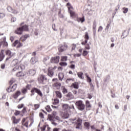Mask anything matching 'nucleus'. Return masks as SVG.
<instances>
[{"label": "nucleus", "mask_w": 131, "mask_h": 131, "mask_svg": "<svg viewBox=\"0 0 131 131\" xmlns=\"http://www.w3.org/2000/svg\"><path fill=\"white\" fill-rule=\"evenodd\" d=\"M14 82H15V79H12L9 82L10 85H12V84H13V83Z\"/></svg>", "instance_id": "49"}, {"label": "nucleus", "mask_w": 131, "mask_h": 131, "mask_svg": "<svg viewBox=\"0 0 131 131\" xmlns=\"http://www.w3.org/2000/svg\"><path fill=\"white\" fill-rule=\"evenodd\" d=\"M7 11H8V12H10V13H12V12H13V8H12L11 6H8L7 8Z\"/></svg>", "instance_id": "35"}, {"label": "nucleus", "mask_w": 131, "mask_h": 131, "mask_svg": "<svg viewBox=\"0 0 131 131\" xmlns=\"http://www.w3.org/2000/svg\"><path fill=\"white\" fill-rule=\"evenodd\" d=\"M15 33L16 34H18V35H21L23 33V31L22 30V28L19 27L16 30H15Z\"/></svg>", "instance_id": "11"}, {"label": "nucleus", "mask_w": 131, "mask_h": 131, "mask_svg": "<svg viewBox=\"0 0 131 131\" xmlns=\"http://www.w3.org/2000/svg\"><path fill=\"white\" fill-rule=\"evenodd\" d=\"M46 110H47V112H51L52 109L51 108V106L49 105H47L46 107Z\"/></svg>", "instance_id": "34"}, {"label": "nucleus", "mask_w": 131, "mask_h": 131, "mask_svg": "<svg viewBox=\"0 0 131 131\" xmlns=\"http://www.w3.org/2000/svg\"><path fill=\"white\" fill-rule=\"evenodd\" d=\"M21 95V92L20 91H17L16 93L13 95L14 99H17L19 96Z\"/></svg>", "instance_id": "21"}, {"label": "nucleus", "mask_w": 131, "mask_h": 131, "mask_svg": "<svg viewBox=\"0 0 131 131\" xmlns=\"http://www.w3.org/2000/svg\"><path fill=\"white\" fill-rule=\"evenodd\" d=\"M59 102H60V100H59L58 98H56L54 99V101L53 102V104L57 105V104H59Z\"/></svg>", "instance_id": "32"}, {"label": "nucleus", "mask_w": 131, "mask_h": 131, "mask_svg": "<svg viewBox=\"0 0 131 131\" xmlns=\"http://www.w3.org/2000/svg\"><path fill=\"white\" fill-rule=\"evenodd\" d=\"M5 58V55H4V50H1L0 53V62H2L4 58Z\"/></svg>", "instance_id": "16"}, {"label": "nucleus", "mask_w": 131, "mask_h": 131, "mask_svg": "<svg viewBox=\"0 0 131 131\" xmlns=\"http://www.w3.org/2000/svg\"><path fill=\"white\" fill-rule=\"evenodd\" d=\"M59 129H60V128H53V131H59Z\"/></svg>", "instance_id": "64"}, {"label": "nucleus", "mask_w": 131, "mask_h": 131, "mask_svg": "<svg viewBox=\"0 0 131 131\" xmlns=\"http://www.w3.org/2000/svg\"><path fill=\"white\" fill-rule=\"evenodd\" d=\"M54 118H55L57 120H58V121H63L62 119H61V118H60L59 116H55V117Z\"/></svg>", "instance_id": "40"}, {"label": "nucleus", "mask_w": 131, "mask_h": 131, "mask_svg": "<svg viewBox=\"0 0 131 131\" xmlns=\"http://www.w3.org/2000/svg\"><path fill=\"white\" fill-rule=\"evenodd\" d=\"M127 12H128V9L126 8H123V13H124V14H126V13H127Z\"/></svg>", "instance_id": "38"}, {"label": "nucleus", "mask_w": 131, "mask_h": 131, "mask_svg": "<svg viewBox=\"0 0 131 131\" xmlns=\"http://www.w3.org/2000/svg\"><path fill=\"white\" fill-rule=\"evenodd\" d=\"M60 66H67V63L66 62H61L59 63Z\"/></svg>", "instance_id": "45"}, {"label": "nucleus", "mask_w": 131, "mask_h": 131, "mask_svg": "<svg viewBox=\"0 0 131 131\" xmlns=\"http://www.w3.org/2000/svg\"><path fill=\"white\" fill-rule=\"evenodd\" d=\"M34 110H37V109H38V108H39V104H35L34 105Z\"/></svg>", "instance_id": "47"}, {"label": "nucleus", "mask_w": 131, "mask_h": 131, "mask_svg": "<svg viewBox=\"0 0 131 131\" xmlns=\"http://www.w3.org/2000/svg\"><path fill=\"white\" fill-rule=\"evenodd\" d=\"M61 61H67V56H62L61 57Z\"/></svg>", "instance_id": "44"}, {"label": "nucleus", "mask_w": 131, "mask_h": 131, "mask_svg": "<svg viewBox=\"0 0 131 131\" xmlns=\"http://www.w3.org/2000/svg\"><path fill=\"white\" fill-rule=\"evenodd\" d=\"M103 30V27H102L101 26H100L99 28H98V32H102V31Z\"/></svg>", "instance_id": "52"}, {"label": "nucleus", "mask_w": 131, "mask_h": 131, "mask_svg": "<svg viewBox=\"0 0 131 131\" xmlns=\"http://www.w3.org/2000/svg\"><path fill=\"white\" fill-rule=\"evenodd\" d=\"M88 54H89V51H86L85 50L83 51V56H87Z\"/></svg>", "instance_id": "43"}, {"label": "nucleus", "mask_w": 131, "mask_h": 131, "mask_svg": "<svg viewBox=\"0 0 131 131\" xmlns=\"http://www.w3.org/2000/svg\"><path fill=\"white\" fill-rule=\"evenodd\" d=\"M85 40H89V34H88V32H86L85 34Z\"/></svg>", "instance_id": "48"}, {"label": "nucleus", "mask_w": 131, "mask_h": 131, "mask_svg": "<svg viewBox=\"0 0 131 131\" xmlns=\"http://www.w3.org/2000/svg\"><path fill=\"white\" fill-rule=\"evenodd\" d=\"M48 80V78L45 75H40L38 77V81L39 83L42 84H46L47 83V81Z\"/></svg>", "instance_id": "2"}, {"label": "nucleus", "mask_w": 131, "mask_h": 131, "mask_svg": "<svg viewBox=\"0 0 131 131\" xmlns=\"http://www.w3.org/2000/svg\"><path fill=\"white\" fill-rule=\"evenodd\" d=\"M93 30H96V29L97 28V21H94L93 23Z\"/></svg>", "instance_id": "36"}, {"label": "nucleus", "mask_w": 131, "mask_h": 131, "mask_svg": "<svg viewBox=\"0 0 131 131\" xmlns=\"http://www.w3.org/2000/svg\"><path fill=\"white\" fill-rule=\"evenodd\" d=\"M67 7H68L69 10H70V9L72 8V7H71V4H70L69 3L67 4Z\"/></svg>", "instance_id": "50"}, {"label": "nucleus", "mask_w": 131, "mask_h": 131, "mask_svg": "<svg viewBox=\"0 0 131 131\" xmlns=\"http://www.w3.org/2000/svg\"><path fill=\"white\" fill-rule=\"evenodd\" d=\"M39 115L40 118H45V117L43 116V114H42V113H40L39 114Z\"/></svg>", "instance_id": "56"}, {"label": "nucleus", "mask_w": 131, "mask_h": 131, "mask_svg": "<svg viewBox=\"0 0 131 131\" xmlns=\"http://www.w3.org/2000/svg\"><path fill=\"white\" fill-rule=\"evenodd\" d=\"M65 98L66 100H73V99H74V95H73V94L72 93L69 92L65 96Z\"/></svg>", "instance_id": "6"}, {"label": "nucleus", "mask_w": 131, "mask_h": 131, "mask_svg": "<svg viewBox=\"0 0 131 131\" xmlns=\"http://www.w3.org/2000/svg\"><path fill=\"white\" fill-rule=\"evenodd\" d=\"M7 92H8V93H11V92H12V88L11 89V86H9V87L7 89Z\"/></svg>", "instance_id": "54"}, {"label": "nucleus", "mask_w": 131, "mask_h": 131, "mask_svg": "<svg viewBox=\"0 0 131 131\" xmlns=\"http://www.w3.org/2000/svg\"><path fill=\"white\" fill-rule=\"evenodd\" d=\"M47 75L49 77H53L54 76V71L53 70V67H49L48 69Z\"/></svg>", "instance_id": "7"}, {"label": "nucleus", "mask_w": 131, "mask_h": 131, "mask_svg": "<svg viewBox=\"0 0 131 131\" xmlns=\"http://www.w3.org/2000/svg\"><path fill=\"white\" fill-rule=\"evenodd\" d=\"M12 14H18V11L16 10L12 9V12H11Z\"/></svg>", "instance_id": "58"}, {"label": "nucleus", "mask_w": 131, "mask_h": 131, "mask_svg": "<svg viewBox=\"0 0 131 131\" xmlns=\"http://www.w3.org/2000/svg\"><path fill=\"white\" fill-rule=\"evenodd\" d=\"M52 29L54 31H57V29H56V25L55 24L52 25Z\"/></svg>", "instance_id": "51"}, {"label": "nucleus", "mask_w": 131, "mask_h": 131, "mask_svg": "<svg viewBox=\"0 0 131 131\" xmlns=\"http://www.w3.org/2000/svg\"><path fill=\"white\" fill-rule=\"evenodd\" d=\"M16 76L17 77H21V76H24V74L20 71L16 74Z\"/></svg>", "instance_id": "26"}, {"label": "nucleus", "mask_w": 131, "mask_h": 131, "mask_svg": "<svg viewBox=\"0 0 131 131\" xmlns=\"http://www.w3.org/2000/svg\"><path fill=\"white\" fill-rule=\"evenodd\" d=\"M15 115H16V116L17 115H19V114H20V111H16L14 113Z\"/></svg>", "instance_id": "60"}, {"label": "nucleus", "mask_w": 131, "mask_h": 131, "mask_svg": "<svg viewBox=\"0 0 131 131\" xmlns=\"http://www.w3.org/2000/svg\"><path fill=\"white\" fill-rule=\"evenodd\" d=\"M17 88V84H14L12 86V90H13V91H15V90H16V89Z\"/></svg>", "instance_id": "46"}, {"label": "nucleus", "mask_w": 131, "mask_h": 131, "mask_svg": "<svg viewBox=\"0 0 131 131\" xmlns=\"http://www.w3.org/2000/svg\"><path fill=\"white\" fill-rule=\"evenodd\" d=\"M84 126L87 128V129H90V126H91V125L90 124V123L88 122H85L84 124Z\"/></svg>", "instance_id": "27"}, {"label": "nucleus", "mask_w": 131, "mask_h": 131, "mask_svg": "<svg viewBox=\"0 0 131 131\" xmlns=\"http://www.w3.org/2000/svg\"><path fill=\"white\" fill-rule=\"evenodd\" d=\"M87 43H88V40H85V41H83L81 42V45H82L83 46H85V45Z\"/></svg>", "instance_id": "61"}, {"label": "nucleus", "mask_w": 131, "mask_h": 131, "mask_svg": "<svg viewBox=\"0 0 131 131\" xmlns=\"http://www.w3.org/2000/svg\"><path fill=\"white\" fill-rule=\"evenodd\" d=\"M75 105L77 109H78V110H80V111H83V110H84L85 108V105L84 104H83V102L81 100L76 101Z\"/></svg>", "instance_id": "1"}, {"label": "nucleus", "mask_w": 131, "mask_h": 131, "mask_svg": "<svg viewBox=\"0 0 131 131\" xmlns=\"http://www.w3.org/2000/svg\"><path fill=\"white\" fill-rule=\"evenodd\" d=\"M62 119H67L69 118V113L68 112H64L63 115L61 117Z\"/></svg>", "instance_id": "12"}, {"label": "nucleus", "mask_w": 131, "mask_h": 131, "mask_svg": "<svg viewBox=\"0 0 131 131\" xmlns=\"http://www.w3.org/2000/svg\"><path fill=\"white\" fill-rule=\"evenodd\" d=\"M29 74L31 76H33L36 73V71L35 70H30L29 71Z\"/></svg>", "instance_id": "17"}, {"label": "nucleus", "mask_w": 131, "mask_h": 131, "mask_svg": "<svg viewBox=\"0 0 131 131\" xmlns=\"http://www.w3.org/2000/svg\"><path fill=\"white\" fill-rule=\"evenodd\" d=\"M6 55L9 56V57H7L6 59V61H8V60L9 59H11L12 57H14V56H15V53L12 52L11 51H10V50H7L6 51Z\"/></svg>", "instance_id": "4"}, {"label": "nucleus", "mask_w": 131, "mask_h": 131, "mask_svg": "<svg viewBox=\"0 0 131 131\" xmlns=\"http://www.w3.org/2000/svg\"><path fill=\"white\" fill-rule=\"evenodd\" d=\"M19 121H20L19 119H16V118H14L13 123H14L15 124H17L19 123Z\"/></svg>", "instance_id": "33"}, {"label": "nucleus", "mask_w": 131, "mask_h": 131, "mask_svg": "<svg viewBox=\"0 0 131 131\" xmlns=\"http://www.w3.org/2000/svg\"><path fill=\"white\" fill-rule=\"evenodd\" d=\"M62 93L63 94H67L68 93L67 89L65 87H62Z\"/></svg>", "instance_id": "39"}, {"label": "nucleus", "mask_w": 131, "mask_h": 131, "mask_svg": "<svg viewBox=\"0 0 131 131\" xmlns=\"http://www.w3.org/2000/svg\"><path fill=\"white\" fill-rule=\"evenodd\" d=\"M22 46H23V44H22V43L18 41V45L17 46V48H20V47H22Z\"/></svg>", "instance_id": "57"}, {"label": "nucleus", "mask_w": 131, "mask_h": 131, "mask_svg": "<svg viewBox=\"0 0 131 131\" xmlns=\"http://www.w3.org/2000/svg\"><path fill=\"white\" fill-rule=\"evenodd\" d=\"M19 63V60L17 59H13L11 62L12 66H16V65H18Z\"/></svg>", "instance_id": "13"}, {"label": "nucleus", "mask_w": 131, "mask_h": 131, "mask_svg": "<svg viewBox=\"0 0 131 131\" xmlns=\"http://www.w3.org/2000/svg\"><path fill=\"white\" fill-rule=\"evenodd\" d=\"M48 119L50 121H54V116L51 115H48Z\"/></svg>", "instance_id": "31"}, {"label": "nucleus", "mask_w": 131, "mask_h": 131, "mask_svg": "<svg viewBox=\"0 0 131 131\" xmlns=\"http://www.w3.org/2000/svg\"><path fill=\"white\" fill-rule=\"evenodd\" d=\"M16 20H17L16 17H12L11 18V22H15Z\"/></svg>", "instance_id": "63"}, {"label": "nucleus", "mask_w": 131, "mask_h": 131, "mask_svg": "<svg viewBox=\"0 0 131 131\" xmlns=\"http://www.w3.org/2000/svg\"><path fill=\"white\" fill-rule=\"evenodd\" d=\"M6 14L4 13H0V19H3V18H5Z\"/></svg>", "instance_id": "41"}, {"label": "nucleus", "mask_w": 131, "mask_h": 131, "mask_svg": "<svg viewBox=\"0 0 131 131\" xmlns=\"http://www.w3.org/2000/svg\"><path fill=\"white\" fill-rule=\"evenodd\" d=\"M55 93L57 98H59V99H61V98H62V93H61V92L59 91H56Z\"/></svg>", "instance_id": "22"}, {"label": "nucleus", "mask_w": 131, "mask_h": 131, "mask_svg": "<svg viewBox=\"0 0 131 131\" xmlns=\"http://www.w3.org/2000/svg\"><path fill=\"white\" fill-rule=\"evenodd\" d=\"M77 75L79 78L81 79H83V77H82V75H83V73L82 72H80L77 73Z\"/></svg>", "instance_id": "24"}, {"label": "nucleus", "mask_w": 131, "mask_h": 131, "mask_svg": "<svg viewBox=\"0 0 131 131\" xmlns=\"http://www.w3.org/2000/svg\"><path fill=\"white\" fill-rule=\"evenodd\" d=\"M29 37V35L28 34L23 35L21 37H20V40H21V41H25V40H26L27 38Z\"/></svg>", "instance_id": "14"}, {"label": "nucleus", "mask_w": 131, "mask_h": 131, "mask_svg": "<svg viewBox=\"0 0 131 131\" xmlns=\"http://www.w3.org/2000/svg\"><path fill=\"white\" fill-rule=\"evenodd\" d=\"M86 77L87 78V81L88 82H92V79L89 76V75H86Z\"/></svg>", "instance_id": "42"}, {"label": "nucleus", "mask_w": 131, "mask_h": 131, "mask_svg": "<svg viewBox=\"0 0 131 131\" xmlns=\"http://www.w3.org/2000/svg\"><path fill=\"white\" fill-rule=\"evenodd\" d=\"M58 78H59V80L62 81V80H63V79H64V74H63V73H59Z\"/></svg>", "instance_id": "18"}, {"label": "nucleus", "mask_w": 131, "mask_h": 131, "mask_svg": "<svg viewBox=\"0 0 131 131\" xmlns=\"http://www.w3.org/2000/svg\"><path fill=\"white\" fill-rule=\"evenodd\" d=\"M82 122V120L80 119H78L76 122V128L78 129H81V123Z\"/></svg>", "instance_id": "5"}, {"label": "nucleus", "mask_w": 131, "mask_h": 131, "mask_svg": "<svg viewBox=\"0 0 131 131\" xmlns=\"http://www.w3.org/2000/svg\"><path fill=\"white\" fill-rule=\"evenodd\" d=\"M31 92L32 93V94L31 95V96L34 95V93H36V94H37L38 96H40V97H42L43 96L42 92H41V91H40V90L36 88H33L31 91Z\"/></svg>", "instance_id": "3"}, {"label": "nucleus", "mask_w": 131, "mask_h": 131, "mask_svg": "<svg viewBox=\"0 0 131 131\" xmlns=\"http://www.w3.org/2000/svg\"><path fill=\"white\" fill-rule=\"evenodd\" d=\"M49 59H50V57H45V58H44L43 61L44 62H47V61H48V60H49Z\"/></svg>", "instance_id": "55"}, {"label": "nucleus", "mask_w": 131, "mask_h": 131, "mask_svg": "<svg viewBox=\"0 0 131 131\" xmlns=\"http://www.w3.org/2000/svg\"><path fill=\"white\" fill-rule=\"evenodd\" d=\"M127 35H128V32H126L125 31H124V32L122 34V36H124L123 38L126 37Z\"/></svg>", "instance_id": "29"}, {"label": "nucleus", "mask_w": 131, "mask_h": 131, "mask_svg": "<svg viewBox=\"0 0 131 131\" xmlns=\"http://www.w3.org/2000/svg\"><path fill=\"white\" fill-rule=\"evenodd\" d=\"M67 48H68V46L66 45H61L58 48V50L60 52H64V51H66V50H67Z\"/></svg>", "instance_id": "10"}, {"label": "nucleus", "mask_w": 131, "mask_h": 131, "mask_svg": "<svg viewBox=\"0 0 131 131\" xmlns=\"http://www.w3.org/2000/svg\"><path fill=\"white\" fill-rule=\"evenodd\" d=\"M59 60H60V57L59 56L52 57L51 58V63H59Z\"/></svg>", "instance_id": "9"}, {"label": "nucleus", "mask_w": 131, "mask_h": 131, "mask_svg": "<svg viewBox=\"0 0 131 131\" xmlns=\"http://www.w3.org/2000/svg\"><path fill=\"white\" fill-rule=\"evenodd\" d=\"M84 17L77 18V21L78 23L81 22V23H83V22H84Z\"/></svg>", "instance_id": "23"}, {"label": "nucleus", "mask_w": 131, "mask_h": 131, "mask_svg": "<svg viewBox=\"0 0 131 131\" xmlns=\"http://www.w3.org/2000/svg\"><path fill=\"white\" fill-rule=\"evenodd\" d=\"M20 28H21L23 32L28 31V26H27V25H25V26L20 27Z\"/></svg>", "instance_id": "20"}, {"label": "nucleus", "mask_w": 131, "mask_h": 131, "mask_svg": "<svg viewBox=\"0 0 131 131\" xmlns=\"http://www.w3.org/2000/svg\"><path fill=\"white\" fill-rule=\"evenodd\" d=\"M19 43V40H16L14 43L12 44V46L13 47H16L17 46V45H18Z\"/></svg>", "instance_id": "37"}, {"label": "nucleus", "mask_w": 131, "mask_h": 131, "mask_svg": "<svg viewBox=\"0 0 131 131\" xmlns=\"http://www.w3.org/2000/svg\"><path fill=\"white\" fill-rule=\"evenodd\" d=\"M24 107V104H21L18 105V109H21V108H23Z\"/></svg>", "instance_id": "53"}, {"label": "nucleus", "mask_w": 131, "mask_h": 131, "mask_svg": "<svg viewBox=\"0 0 131 131\" xmlns=\"http://www.w3.org/2000/svg\"><path fill=\"white\" fill-rule=\"evenodd\" d=\"M23 69H25V66L23 64H20V66H16L13 70L12 71H17V70H23Z\"/></svg>", "instance_id": "8"}, {"label": "nucleus", "mask_w": 131, "mask_h": 131, "mask_svg": "<svg viewBox=\"0 0 131 131\" xmlns=\"http://www.w3.org/2000/svg\"><path fill=\"white\" fill-rule=\"evenodd\" d=\"M26 93H27V89H24L22 90V93L23 94H25Z\"/></svg>", "instance_id": "59"}, {"label": "nucleus", "mask_w": 131, "mask_h": 131, "mask_svg": "<svg viewBox=\"0 0 131 131\" xmlns=\"http://www.w3.org/2000/svg\"><path fill=\"white\" fill-rule=\"evenodd\" d=\"M69 108V105L67 104H63L62 105V109L63 110H67Z\"/></svg>", "instance_id": "25"}, {"label": "nucleus", "mask_w": 131, "mask_h": 131, "mask_svg": "<svg viewBox=\"0 0 131 131\" xmlns=\"http://www.w3.org/2000/svg\"><path fill=\"white\" fill-rule=\"evenodd\" d=\"M72 85L74 89H78V82H75L72 84Z\"/></svg>", "instance_id": "30"}, {"label": "nucleus", "mask_w": 131, "mask_h": 131, "mask_svg": "<svg viewBox=\"0 0 131 131\" xmlns=\"http://www.w3.org/2000/svg\"><path fill=\"white\" fill-rule=\"evenodd\" d=\"M36 59L35 57H32L31 59V64H34L35 63H36Z\"/></svg>", "instance_id": "28"}, {"label": "nucleus", "mask_w": 131, "mask_h": 131, "mask_svg": "<svg viewBox=\"0 0 131 131\" xmlns=\"http://www.w3.org/2000/svg\"><path fill=\"white\" fill-rule=\"evenodd\" d=\"M86 107L88 109V110H91L92 108V105H91V103H90V101L88 100L86 101L85 102Z\"/></svg>", "instance_id": "15"}, {"label": "nucleus", "mask_w": 131, "mask_h": 131, "mask_svg": "<svg viewBox=\"0 0 131 131\" xmlns=\"http://www.w3.org/2000/svg\"><path fill=\"white\" fill-rule=\"evenodd\" d=\"M53 85L54 88H56L57 89V90H59V89L61 88V83L56 82L54 83Z\"/></svg>", "instance_id": "19"}, {"label": "nucleus", "mask_w": 131, "mask_h": 131, "mask_svg": "<svg viewBox=\"0 0 131 131\" xmlns=\"http://www.w3.org/2000/svg\"><path fill=\"white\" fill-rule=\"evenodd\" d=\"M14 39H15V37H13V36H11L10 37V40H11V41L12 42H13V41H14Z\"/></svg>", "instance_id": "62"}]
</instances>
